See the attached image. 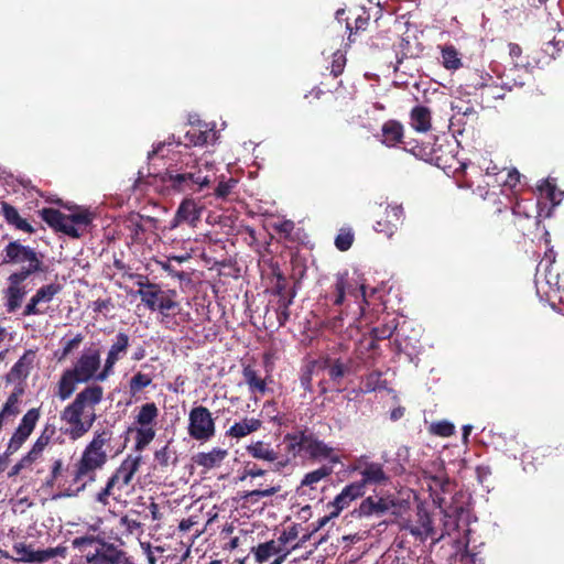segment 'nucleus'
Here are the masks:
<instances>
[{"instance_id": "nucleus-1", "label": "nucleus", "mask_w": 564, "mask_h": 564, "mask_svg": "<svg viewBox=\"0 0 564 564\" xmlns=\"http://www.w3.org/2000/svg\"><path fill=\"white\" fill-rule=\"evenodd\" d=\"M161 181L173 192L194 194L209 186L210 169L207 162L192 153H185L166 167Z\"/></svg>"}, {"instance_id": "nucleus-2", "label": "nucleus", "mask_w": 564, "mask_h": 564, "mask_svg": "<svg viewBox=\"0 0 564 564\" xmlns=\"http://www.w3.org/2000/svg\"><path fill=\"white\" fill-rule=\"evenodd\" d=\"M104 399V388L88 384L61 412V421L68 425L65 433L73 441L85 436L97 420L96 405Z\"/></svg>"}, {"instance_id": "nucleus-3", "label": "nucleus", "mask_w": 564, "mask_h": 564, "mask_svg": "<svg viewBox=\"0 0 564 564\" xmlns=\"http://www.w3.org/2000/svg\"><path fill=\"white\" fill-rule=\"evenodd\" d=\"M111 440L112 432L109 429H102L96 431L93 440L85 446L72 471V482L77 486V491L85 490L88 485L97 480L98 470L102 469L108 462L106 447L110 445Z\"/></svg>"}, {"instance_id": "nucleus-4", "label": "nucleus", "mask_w": 564, "mask_h": 564, "mask_svg": "<svg viewBox=\"0 0 564 564\" xmlns=\"http://www.w3.org/2000/svg\"><path fill=\"white\" fill-rule=\"evenodd\" d=\"M111 440L112 432L109 429H102L96 431L93 440L85 446L72 471V482L77 486V491L85 490L88 485L97 480L98 470L102 469L108 462L106 447L110 445Z\"/></svg>"}, {"instance_id": "nucleus-5", "label": "nucleus", "mask_w": 564, "mask_h": 564, "mask_svg": "<svg viewBox=\"0 0 564 564\" xmlns=\"http://www.w3.org/2000/svg\"><path fill=\"white\" fill-rule=\"evenodd\" d=\"M101 365V354L98 348L89 347L82 351L72 368L65 369L57 382L56 395L59 400L69 399L78 383H88L98 379Z\"/></svg>"}, {"instance_id": "nucleus-6", "label": "nucleus", "mask_w": 564, "mask_h": 564, "mask_svg": "<svg viewBox=\"0 0 564 564\" xmlns=\"http://www.w3.org/2000/svg\"><path fill=\"white\" fill-rule=\"evenodd\" d=\"M2 264L18 267L11 275L30 279L46 272L43 254L35 248L23 245L20 240L9 241L1 251Z\"/></svg>"}, {"instance_id": "nucleus-7", "label": "nucleus", "mask_w": 564, "mask_h": 564, "mask_svg": "<svg viewBox=\"0 0 564 564\" xmlns=\"http://www.w3.org/2000/svg\"><path fill=\"white\" fill-rule=\"evenodd\" d=\"M404 151L444 171L454 169L458 162L455 145L447 139L435 138L433 143L410 139L404 145Z\"/></svg>"}, {"instance_id": "nucleus-8", "label": "nucleus", "mask_w": 564, "mask_h": 564, "mask_svg": "<svg viewBox=\"0 0 564 564\" xmlns=\"http://www.w3.org/2000/svg\"><path fill=\"white\" fill-rule=\"evenodd\" d=\"M72 545L78 550L83 564H120L124 551L96 535L77 536Z\"/></svg>"}, {"instance_id": "nucleus-9", "label": "nucleus", "mask_w": 564, "mask_h": 564, "mask_svg": "<svg viewBox=\"0 0 564 564\" xmlns=\"http://www.w3.org/2000/svg\"><path fill=\"white\" fill-rule=\"evenodd\" d=\"M283 443L286 444V451L291 455V462L299 453L303 452L314 460L329 459L333 464L339 463V457L333 455L334 448L321 441L307 429L294 433H286L283 436Z\"/></svg>"}, {"instance_id": "nucleus-10", "label": "nucleus", "mask_w": 564, "mask_h": 564, "mask_svg": "<svg viewBox=\"0 0 564 564\" xmlns=\"http://www.w3.org/2000/svg\"><path fill=\"white\" fill-rule=\"evenodd\" d=\"M346 296L354 299L360 312H364V304H367L366 285L359 275H349L347 270L336 274L325 300L334 306H341Z\"/></svg>"}, {"instance_id": "nucleus-11", "label": "nucleus", "mask_w": 564, "mask_h": 564, "mask_svg": "<svg viewBox=\"0 0 564 564\" xmlns=\"http://www.w3.org/2000/svg\"><path fill=\"white\" fill-rule=\"evenodd\" d=\"M142 463L141 455H128L108 478L106 486L97 492L95 500L102 506L109 505V497H115L123 487L131 484Z\"/></svg>"}, {"instance_id": "nucleus-12", "label": "nucleus", "mask_w": 564, "mask_h": 564, "mask_svg": "<svg viewBox=\"0 0 564 564\" xmlns=\"http://www.w3.org/2000/svg\"><path fill=\"white\" fill-rule=\"evenodd\" d=\"M12 556L8 552H4L3 556L17 562L37 564H62L58 558L66 560L68 553L67 547L64 545L37 549L34 543H26L24 541L15 542L12 545Z\"/></svg>"}, {"instance_id": "nucleus-13", "label": "nucleus", "mask_w": 564, "mask_h": 564, "mask_svg": "<svg viewBox=\"0 0 564 564\" xmlns=\"http://www.w3.org/2000/svg\"><path fill=\"white\" fill-rule=\"evenodd\" d=\"M41 412L39 408L30 409L21 419L18 427L12 434L6 451L0 455V474L6 470L10 463V456L15 454L30 437L39 422Z\"/></svg>"}, {"instance_id": "nucleus-14", "label": "nucleus", "mask_w": 564, "mask_h": 564, "mask_svg": "<svg viewBox=\"0 0 564 564\" xmlns=\"http://www.w3.org/2000/svg\"><path fill=\"white\" fill-rule=\"evenodd\" d=\"M187 432L193 440L200 442L215 436V420L206 406L197 405L189 411Z\"/></svg>"}, {"instance_id": "nucleus-15", "label": "nucleus", "mask_w": 564, "mask_h": 564, "mask_svg": "<svg viewBox=\"0 0 564 564\" xmlns=\"http://www.w3.org/2000/svg\"><path fill=\"white\" fill-rule=\"evenodd\" d=\"M246 451L254 459L272 463L275 471H281L291 464L289 452L285 449V454H281L269 442H252L246 447Z\"/></svg>"}, {"instance_id": "nucleus-16", "label": "nucleus", "mask_w": 564, "mask_h": 564, "mask_svg": "<svg viewBox=\"0 0 564 564\" xmlns=\"http://www.w3.org/2000/svg\"><path fill=\"white\" fill-rule=\"evenodd\" d=\"M401 529L408 531L411 535H413L415 539H419L421 542H424L427 539H432L434 542H437L442 539V535L436 536L433 519L431 514L423 508L417 509L415 522L405 520L402 522Z\"/></svg>"}, {"instance_id": "nucleus-17", "label": "nucleus", "mask_w": 564, "mask_h": 564, "mask_svg": "<svg viewBox=\"0 0 564 564\" xmlns=\"http://www.w3.org/2000/svg\"><path fill=\"white\" fill-rule=\"evenodd\" d=\"M129 347V335L119 332L116 335L115 341L111 344L102 369L99 372L98 379L104 382L112 372L115 365L122 358Z\"/></svg>"}, {"instance_id": "nucleus-18", "label": "nucleus", "mask_w": 564, "mask_h": 564, "mask_svg": "<svg viewBox=\"0 0 564 564\" xmlns=\"http://www.w3.org/2000/svg\"><path fill=\"white\" fill-rule=\"evenodd\" d=\"M155 311L162 315V323L171 329L178 326L176 315L181 313V303L178 301V293L175 290H165L161 301L155 305Z\"/></svg>"}, {"instance_id": "nucleus-19", "label": "nucleus", "mask_w": 564, "mask_h": 564, "mask_svg": "<svg viewBox=\"0 0 564 564\" xmlns=\"http://www.w3.org/2000/svg\"><path fill=\"white\" fill-rule=\"evenodd\" d=\"M41 218L55 231L63 232L70 238H79L82 237V232L79 229L72 224L67 223V217L61 210L45 207L40 212Z\"/></svg>"}, {"instance_id": "nucleus-20", "label": "nucleus", "mask_w": 564, "mask_h": 564, "mask_svg": "<svg viewBox=\"0 0 564 564\" xmlns=\"http://www.w3.org/2000/svg\"><path fill=\"white\" fill-rule=\"evenodd\" d=\"M404 210L401 205H387L383 215L376 220L373 226L377 232L391 237L398 226L402 224Z\"/></svg>"}, {"instance_id": "nucleus-21", "label": "nucleus", "mask_w": 564, "mask_h": 564, "mask_svg": "<svg viewBox=\"0 0 564 564\" xmlns=\"http://www.w3.org/2000/svg\"><path fill=\"white\" fill-rule=\"evenodd\" d=\"M26 280V278L11 274L8 276V288L4 291V306L8 313H14L21 307L23 299L28 293L23 285V282Z\"/></svg>"}, {"instance_id": "nucleus-22", "label": "nucleus", "mask_w": 564, "mask_h": 564, "mask_svg": "<svg viewBox=\"0 0 564 564\" xmlns=\"http://www.w3.org/2000/svg\"><path fill=\"white\" fill-rule=\"evenodd\" d=\"M203 208L192 198H185L180 204L173 220L171 221V229L176 228L181 224H187L195 227L200 219Z\"/></svg>"}, {"instance_id": "nucleus-23", "label": "nucleus", "mask_w": 564, "mask_h": 564, "mask_svg": "<svg viewBox=\"0 0 564 564\" xmlns=\"http://www.w3.org/2000/svg\"><path fill=\"white\" fill-rule=\"evenodd\" d=\"M242 378L248 391L254 395V400H258V395L263 397L270 391L268 378H271V376L262 377L250 364L242 365Z\"/></svg>"}, {"instance_id": "nucleus-24", "label": "nucleus", "mask_w": 564, "mask_h": 564, "mask_svg": "<svg viewBox=\"0 0 564 564\" xmlns=\"http://www.w3.org/2000/svg\"><path fill=\"white\" fill-rule=\"evenodd\" d=\"M364 495L365 491H361V487L351 482L345 486L333 501L327 503V509L332 510V517H338L352 501L364 497Z\"/></svg>"}, {"instance_id": "nucleus-25", "label": "nucleus", "mask_w": 564, "mask_h": 564, "mask_svg": "<svg viewBox=\"0 0 564 564\" xmlns=\"http://www.w3.org/2000/svg\"><path fill=\"white\" fill-rule=\"evenodd\" d=\"M392 507H394V502L389 497L369 496L360 502L359 508L356 509L355 512H357L359 517H381Z\"/></svg>"}, {"instance_id": "nucleus-26", "label": "nucleus", "mask_w": 564, "mask_h": 564, "mask_svg": "<svg viewBox=\"0 0 564 564\" xmlns=\"http://www.w3.org/2000/svg\"><path fill=\"white\" fill-rule=\"evenodd\" d=\"M380 141L388 148L401 145L404 150V145L409 140L404 139L403 124L398 120L390 119L387 120L381 127Z\"/></svg>"}, {"instance_id": "nucleus-27", "label": "nucleus", "mask_w": 564, "mask_h": 564, "mask_svg": "<svg viewBox=\"0 0 564 564\" xmlns=\"http://www.w3.org/2000/svg\"><path fill=\"white\" fill-rule=\"evenodd\" d=\"M35 356V350H25V352L19 358V360L12 366L10 371L6 375V381L9 383L24 381L29 377L30 371L33 368Z\"/></svg>"}, {"instance_id": "nucleus-28", "label": "nucleus", "mask_w": 564, "mask_h": 564, "mask_svg": "<svg viewBox=\"0 0 564 564\" xmlns=\"http://www.w3.org/2000/svg\"><path fill=\"white\" fill-rule=\"evenodd\" d=\"M361 479L354 481L355 485L361 487V491L366 492L367 485H384L389 481L383 466L380 463H367L360 471Z\"/></svg>"}, {"instance_id": "nucleus-29", "label": "nucleus", "mask_w": 564, "mask_h": 564, "mask_svg": "<svg viewBox=\"0 0 564 564\" xmlns=\"http://www.w3.org/2000/svg\"><path fill=\"white\" fill-rule=\"evenodd\" d=\"M215 135L214 129L205 122L192 123L184 134V144L188 147H203Z\"/></svg>"}, {"instance_id": "nucleus-30", "label": "nucleus", "mask_w": 564, "mask_h": 564, "mask_svg": "<svg viewBox=\"0 0 564 564\" xmlns=\"http://www.w3.org/2000/svg\"><path fill=\"white\" fill-rule=\"evenodd\" d=\"M1 214L6 223L17 230L34 234L35 228L25 219L22 218L18 209L7 202H1Z\"/></svg>"}, {"instance_id": "nucleus-31", "label": "nucleus", "mask_w": 564, "mask_h": 564, "mask_svg": "<svg viewBox=\"0 0 564 564\" xmlns=\"http://www.w3.org/2000/svg\"><path fill=\"white\" fill-rule=\"evenodd\" d=\"M262 421L256 417H245L240 422H236L226 432V435L232 438H242L261 429Z\"/></svg>"}, {"instance_id": "nucleus-32", "label": "nucleus", "mask_w": 564, "mask_h": 564, "mask_svg": "<svg viewBox=\"0 0 564 564\" xmlns=\"http://www.w3.org/2000/svg\"><path fill=\"white\" fill-rule=\"evenodd\" d=\"M410 124L417 132H427L432 128L430 109L422 105L413 107L410 112Z\"/></svg>"}, {"instance_id": "nucleus-33", "label": "nucleus", "mask_w": 564, "mask_h": 564, "mask_svg": "<svg viewBox=\"0 0 564 564\" xmlns=\"http://www.w3.org/2000/svg\"><path fill=\"white\" fill-rule=\"evenodd\" d=\"M56 434V426L54 423L46 422L40 436L34 442L29 453L36 459L42 456L43 451L50 444L51 440Z\"/></svg>"}, {"instance_id": "nucleus-34", "label": "nucleus", "mask_w": 564, "mask_h": 564, "mask_svg": "<svg viewBox=\"0 0 564 564\" xmlns=\"http://www.w3.org/2000/svg\"><path fill=\"white\" fill-rule=\"evenodd\" d=\"M228 452L226 449L215 447L208 453H198L195 456V463L206 469H212L221 464Z\"/></svg>"}, {"instance_id": "nucleus-35", "label": "nucleus", "mask_w": 564, "mask_h": 564, "mask_svg": "<svg viewBox=\"0 0 564 564\" xmlns=\"http://www.w3.org/2000/svg\"><path fill=\"white\" fill-rule=\"evenodd\" d=\"M138 295L142 303L152 312L155 311V305L161 301V296L165 293V290L156 283L147 284V289H139Z\"/></svg>"}, {"instance_id": "nucleus-36", "label": "nucleus", "mask_w": 564, "mask_h": 564, "mask_svg": "<svg viewBox=\"0 0 564 564\" xmlns=\"http://www.w3.org/2000/svg\"><path fill=\"white\" fill-rule=\"evenodd\" d=\"M485 200L488 204H491L494 214L500 215L502 213H508V210L511 209L510 194L505 193L503 189H501L499 194L488 192Z\"/></svg>"}, {"instance_id": "nucleus-37", "label": "nucleus", "mask_w": 564, "mask_h": 564, "mask_svg": "<svg viewBox=\"0 0 564 564\" xmlns=\"http://www.w3.org/2000/svg\"><path fill=\"white\" fill-rule=\"evenodd\" d=\"M66 217L67 223L77 227L83 234L82 229L88 227L93 223L95 215L87 208L76 207L69 215H66Z\"/></svg>"}, {"instance_id": "nucleus-38", "label": "nucleus", "mask_w": 564, "mask_h": 564, "mask_svg": "<svg viewBox=\"0 0 564 564\" xmlns=\"http://www.w3.org/2000/svg\"><path fill=\"white\" fill-rule=\"evenodd\" d=\"M442 65L448 70H456L462 67V58L454 45H445L441 48Z\"/></svg>"}, {"instance_id": "nucleus-39", "label": "nucleus", "mask_w": 564, "mask_h": 564, "mask_svg": "<svg viewBox=\"0 0 564 564\" xmlns=\"http://www.w3.org/2000/svg\"><path fill=\"white\" fill-rule=\"evenodd\" d=\"M272 228L279 235V237L285 241L295 242L299 240V234L295 230V224L293 220L284 219L274 223Z\"/></svg>"}, {"instance_id": "nucleus-40", "label": "nucleus", "mask_w": 564, "mask_h": 564, "mask_svg": "<svg viewBox=\"0 0 564 564\" xmlns=\"http://www.w3.org/2000/svg\"><path fill=\"white\" fill-rule=\"evenodd\" d=\"M159 415V409L154 402H149L143 404L140 408L138 415L135 416V422L140 426H151V424L155 421Z\"/></svg>"}, {"instance_id": "nucleus-41", "label": "nucleus", "mask_w": 564, "mask_h": 564, "mask_svg": "<svg viewBox=\"0 0 564 564\" xmlns=\"http://www.w3.org/2000/svg\"><path fill=\"white\" fill-rule=\"evenodd\" d=\"M84 335L82 333H77L73 338L66 339L65 337L62 339L63 348L56 350L54 356L58 361L65 360L69 354H72L75 349L79 347V345L84 341Z\"/></svg>"}, {"instance_id": "nucleus-42", "label": "nucleus", "mask_w": 564, "mask_h": 564, "mask_svg": "<svg viewBox=\"0 0 564 564\" xmlns=\"http://www.w3.org/2000/svg\"><path fill=\"white\" fill-rule=\"evenodd\" d=\"M295 293L290 295H283L282 299H278L275 314L279 326H284L290 318V306L293 303Z\"/></svg>"}, {"instance_id": "nucleus-43", "label": "nucleus", "mask_w": 564, "mask_h": 564, "mask_svg": "<svg viewBox=\"0 0 564 564\" xmlns=\"http://www.w3.org/2000/svg\"><path fill=\"white\" fill-rule=\"evenodd\" d=\"M251 551L253 552L254 558L258 563H263L272 555L279 554V549L275 547L273 540L260 543L258 546H253Z\"/></svg>"}, {"instance_id": "nucleus-44", "label": "nucleus", "mask_w": 564, "mask_h": 564, "mask_svg": "<svg viewBox=\"0 0 564 564\" xmlns=\"http://www.w3.org/2000/svg\"><path fill=\"white\" fill-rule=\"evenodd\" d=\"M61 291H62V285L58 283L44 284L40 289L36 290L33 297L37 301L39 304L48 303Z\"/></svg>"}, {"instance_id": "nucleus-45", "label": "nucleus", "mask_w": 564, "mask_h": 564, "mask_svg": "<svg viewBox=\"0 0 564 564\" xmlns=\"http://www.w3.org/2000/svg\"><path fill=\"white\" fill-rule=\"evenodd\" d=\"M333 473V468L330 466L323 465L319 468L312 470L305 474L304 478L301 481V486L313 487L315 484L321 481L322 479L330 476Z\"/></svg>"}, {"instance_id": "nucleus-46", "label": "nucleus", "mask_w": 564, "mask_h": 564, "mask_svg": "<svg viewBox=\"0 0 564 564\" xmlns=\"http://www.w3.org/2000/svg\"><path fill=\"white\" fill-rule=\"evenodd\" d=\"M273 274L275 276V283L272 289V294L276 295L279 299H282L283 295L296 294L293 288H289L288 279L280 270H274Z\"/></svg>"}, {"instance_id": "nucleus-47", "label": "nucleus", "mask_w": 564, "mask_h": 564, "mask_svg": "<svg viewBox=\"0 0 564 564\" xmlns=\"http://www.w3.org/2000/svg\"><path fill=\"white\" fill-rule=\"evenodd\" d=\"M152 383V378L143 372H137L129 381V393L134 397Z\"/></svg>"}, {"instance_id": "nucleus-48", "label": "nucleus", "mask_w": 564, "mask_h": 564, "mask_svg": "<svg viewBox=\"0 0 564 564\" xmlns=\"http://www.w3.org/2000/svg\"><path fill=\"white\" fill-rule=\"evenodd\" d=\"M329 379L336 383H339L346 373L351 371L348 364H344L340 359L334 360L327 367Z\"/></svg>"}, {"instance_id": "nucleus-49", "label": "nucleus", "mask_w": 564, "mask_h": 564, "mask_svg": "<svg viewBox=\"0 0 564 564\" xmlns=\"http://www.w3.org/2000/svg\"><path fill=\"white\" fill-rule=\"evenodd\" d=\"M154 436L155 430L152 426H140L137 429L135 449L141 452L153 441Z\"/></svg>"}, {"instance_id": "nucleus-50", "label": "nucleus", "mask_w": 564, "mask_h": 564, "mask_svg": "<svg viewBox=\"0 0 564 564\" xmlns=\"http://www.w3.org/2000/svg\"><path fill=\"white\" fill-rule=\"evenodd\" d=\"M453 109L456 110V116H463L464 118H466V121L464 122L465 124L468 121L474 123L478 119V112L474 108V106H471L469 102H466L464 100L457 101L453 106Z\"/></svg>"}, {"instance_id": "nucleus-51", "label": "nucleus", "mask_w": 564, "mask_h": 564, "mask_svg": "<svg viewBox=\"0 0 564 564\" xmlns=\"http://www.w3.org/2000/svg\"><path fill=\"white\" fill-rule=\"evenodd\" d=\"M262 412L265 413L270 422H273L278 426L285 425V415L278 411L274 400L265 401Z\"/></svg>"}, {"instance_id": "nucleus-52", "label": "nucleus", "mask_w": 564, "mask_h": 564, "mask_svg": "<svg viewBox=\"0 0 564 564\" xmlns=\"http://www.w3.org/2000/svg\"><path fill=\"white\" fill-rule=\"evenodd\" d=\"M281 486H271L267 489H254L251 491H248L243 498L247 502L257 503L261 498L271 497L275 494L280 492Z\"/></svg>"}, {"instance_id": "nucleus-53", "label": "nucleus", "mask_w": 564, "mask_h": 564, "mask_svg": "<svg viewBox=\"0 0 564 564\" xmlns=\"http://www.w3.org/2000/svg\"><path fill=\"white\" fill-rule=\"evenodd\" d=\"M354 239L350 228H341L335 238V246L339 251H347L352 246Z\"/></svg>"}, {"instance_id": "nucleus-54", "label": "nucleus", "mask_w": 564, "mask_h": 564, "mask_svg": "<svg viewBox=\"0 0 564 564\" xmlns=\"http://www.w3.org/2000/svg\"><path fill=\"white\" fill-rule=\"evenodd\" d=\"M182 141L175 138L174 134L170 135L165 141L159 142L156 145H154L153 150L149 152L148 159L149 161H154L156 158H164L165 153L164 150L166 147H170L172 144H181Z\"/></svg>"}, {"instance_id": "nucleus-55", "label": "nucleus", "mask_w": 564, "mask_h": 564, "mask_svg": "<svg viewBox=\"0 0 564 564\" xmlns=\"http://www.w3.org/2000/svg\"><path fill=\"white\" fill-rule=\"evenodd\" d=\"M346 66V56L340 51H336L332 55V62L329 66H326V69L329 70V74L334 77H338L343 74Z\"/></svg>"}, {"instance_id": "nucleus-56", "label": "nucleus", "mask_w": 564, "mask_h": 564, "mask_svg": "<svg viewBox=\"0 0 564 564\" xmlns=\"http://www.w3.org/2000/svg\"><path fill=\"white\" fill-rule=\"evenodd\" d=\"M505 173L500 177V180H497V183L502 184L505 187H508L509 189H512L518 185L520 182V173L516 169H503Z\"/></svg>"}, {"instance_id": "nucleus-57", "label": "nucleus", "mask_w": 564, "mask_h": 564, "mask_svg": "<svg viewBox=\"0 0 564 564\" xmlns=\"http://www.w3.org/2000/svg\"><path fill=\"white\" fill-rule=\"evenodd\" d=\"M37 459L34 458L29 452L21 457V459L11 467L10 471L8 473L9 478H13L18 476L23 469H26L32 466L33 463H35Z\"/></svg>"}, {"instance_id": "nucleus-58", "label": "nucleus", "mask_w": 564, "mask_h": 564, "mask_svg": "<svg viewBox=\"0 0 564 564\" xmlns=\"http://www.w3.org/2000/svg\"><path fill=\"white\" fill-rule=\"evenodd\" d=\"M238 181L230 177L227 181H220L216 186L214 194L217 198L226 199L236 187Z\"/></svg>"}, {"instance_id": "nucleus-59", "label": "nucleus", "mask_w": 564, "mask_h": 564, "mask_svg": "<svg viewBox=\"0 0 564 564\" xmlns=\"http://www.w3.org/2000/svg\"><path fill=\"white\" fill-rule=\"evenodd\" d=\"M431 431L435 435H438L442 437H448L455 433V426L451 422L438 421L431 425Z\"/></svg>"}, {"instance_id": "nucleus-60", "label": "nucleus", "mask_w": 564, "mask_h": 564, "mask_svg": "<svg viewBox=\"0 0 564 564\" xmlns=\"http://www.w3.org/2000/svg\"><path fill=\"white\" fill-rule=\"evenodd\" d=\"M481 98L502 99L505 97L503 88L498 85L481 84Z\"/></svg>"}, {"instance_id": "nucleus-61", "label": "nucleus", "mask_w": 564, "mask_h": 564, "mask_svg": "<svg viewBox=\"0 0 564 564\" xmlns=\"http://www.w3.org/2000/svg\"><path fill=\"white\" fill-rule=\"evenodd\" d=\"M369 14L364 11L362 14H359L355 19V26L352 28L350 23H347V30H349V39L352 33H357L358 31H365L369 24Z\"/></svg>"}, {"instance_id": "nucleus-62", "label": "nucleus", "mask_w": 564, "mask_h": 564, "mask_svg": "<svg viewBox=\"0 0 564 564\" xmlns=\"http://www.w3.org/2000/svg\"><path fill=\"white\" fill-rule=\"evenodd\" d=\"M563 48H564V41L553 39L545 43L543 51L550 57L556 58Z\"/></svg>"}, {"instance_id": "nucleus-63", "label": "nucleus", "mask_w": 564, "mask_h": 564, "mask_svg": "<svg viewBox=\"0 0 564 564\" xmlns=\"http://www.w3.org/2000/svg\"><path fill=\"white\" fill-rule=\"evenodd\" d=\"M267 473L268 471L265 469L260 468L257 464L247 463L243 467V471H242L240 479L245 480L248 477H250V478L262 477V476L267 475Z\"/></svg>"}, {"instance_id": "nucleus-64", "label": "nucleus", "mask_w": 564, "mask_h": 564, "mask_svg": "<svg viewBox=\"0 0 564 564\" xmlns=\"http://www.w3.org/2000/svg\"><path fill=\"white\" fill-rule=\"evenodd\" d=\"M381 378L380 371H372L366 376L364 380V391L372 392L379 387V381Z\"/></svg>"}]
</instances>
